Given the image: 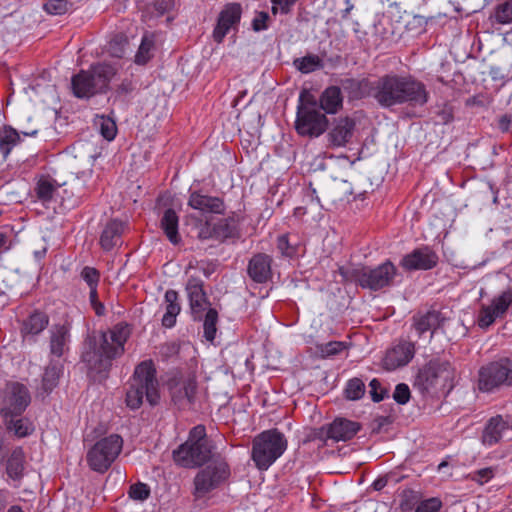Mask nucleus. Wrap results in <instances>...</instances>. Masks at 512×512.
<instances>
[{
  "label": "nucleus",
  "mask_w": 512,
  "mask_h": 512,
  "mask_svg": "<svg viewBox=\"0 0 512 512\" xmlns=\"http://www.w3.org/2000/svg\"><path fill=\"white\" fill-rule=\"evenodd\" d=\"M349 88L355 89L357 98L372 97L379 106L392 108L396 105L424 106L429 100V92L423 82L413 76L385 74L375 80L349 79Z\"/></svg>",
  "instance_id": "f257e3e1"
},
{
  "label": "nucleus",
  "mask_w": 512,
  "mask_h": 512,
  "mask_svg": "<svg viewBox=\"0 0 512 512\" xmlns=\"http://www.w3.org/2000/svg\"><path fill=\"white\" fill-rule=\"evenodd\" d=\"M130 334V326L120 322L108 331L93 332L86 338L81 359L91 377L95 380L106 378L112 361L124 353Z\"/></svg>",
  "instance_id": "f03ea898"
},
{
  "label": "nucleus",
  "mask_w": 512,
  "mask_h": 512,
  "mask_svg": "<svg viewBox=\"0 0 512 512\" xmlns=\"http://www.w3.org/2000/svg\"><path fill=\"white\" fill-rule=\"evenodd\" d=\"M455 368L448 360L432 359L415 377L414 386L422 393L449 392L454 386Z\"/></svg>",
  "instance_id": "7ed1b4c3"
},
{
  "label": "nucleus",
  "mask_w": 512,
  "mask_h": 512,
  "mask_svg": "<svg viewBox=\"0 0 512 512\" xmlns=\"http://www.w3.org/2000/svg\"><path fill=\"white\" fill-rule=\"evenodd\" d=\"M158 386L156 370L152 361L141 362L136 366L130 386L126 392V405L132 410L140 408L143 398L139 389L143 387L147 390V402L151 406L157 405L160 400Z\"/></svg>",
  "instance_id": "20e7f679"
},
{
  "label": "nucleus",
  "mask_w": 512,
  "mask_h": 512,
  "mask_svg": "<svg viewBox=\"0 0 512 512\" xmlns=\"http://www.w3.org/2000/svg\"><path fill=\"white\" fill-rule=\"evenodd\" d=\"M287 449V440L277 429L261 432L252 442L251 458L260 470H267Z\"/></svg>",
  "instance_id": "39448f33"
},
{
  "label": "nucleus",
  "mask_w": 512,
  "mask_h": 512,
  "mask_svg": "<svg viewBox=\"0 0 512 512\" xmlns=\"http://www.w3.org/2000/svg\"><path fill=\"white\" fill-rule=\"evenodd\" d=\"M512 387V359L502 357L482 365L477 372V389L494 394Z\"/></svg>",
  "instance_id": "423d86ee"
},
{
  "label": "nucleus",
  "mask_w": 512,
  "mask_h": 512,
  "mask_svg": "<svg viewBox=\"0 0 512 512\" xmlns=\"http://www.w3.org/2000/svg\"><path fill=\"white\" fill-rule=\"evenodd\" d=\"M123 449V439L118 434L101 438L86 453L88 467L97 473H106Z\"/></svg>",
  "instance_id": "0eeeda50"
},
{
  "label": "nucleus",
  "mask_w": 512,
  "mask_h": 512,
  "mask_svg": "<svg viewBox=\"0 0 512 512\" xmlns=\"http://www.w3.org/2000/svg\"><path fill=\"white\" fill-rule=\"evenodd\" d=\"M230 476V468L225 458L217 455L209 465L199 471L194 479L196 497L200 498L217 488Z\"/></svg>",
  "instance_id": "6e6552de"
},
{
  "label": "nucleus",
  "mask_w": 512,
  "mask_h": 512,
  "mask_svg": "<svg viewBox=\"0 0 512 512\" xmlns=\"http://www.w3.org/2000/svg\"><path fill=\"white\" fill-rule=\"evenodd\" d=\"M397 273L395 265L387 260L386 262L371 268L364 266L355 269L353 272L354 280L362 287L372 291H377L393 284Z\"/></svg>",
  "instance_id": "1a4fd4ad"
},
{
  "label": "nucleus",
  "mask_w": 512,
  "mask_h": 512,
  "mask_svg": "<svg viewBox=\"0 0 512 512\" xmlns=\"http://www.w3.org/2000/svg\"><path fill=\"white\" fill-rule=\"evenodd\" d=\"M31 402L28 388L19 382L6 384L0 399V414L3 419L21 416Z\"/></svg>",
  "instance_id": "9d476101"
},
{
  "label": "nucleus",
  "mask_w": 512,
  "mask_h": 512,
  "mask_svg": "<svg viewBox=\"0 0 512 512\" xmlns=\"http://www.w3.org/2000/svg\"><path fill=\"white\" fill-rule=\"evenodd\" d=\"M168 387L171 401L178 410H190L193 408L198 393V383L195 375L189 374L171 379Z\"/></svg>",
  "instance_id": "9b49d317"
},
{
  "label": "nucleus",
  "mask_w": 512,
  "mask_h": 512,
  "mask_svg": "<svg viewBox=\"0 0 512 512\" xmlns=\"http://www.w3.org/2000/svg\"><path fill=\"white\" fill-rule=\"evenodd\" d=\"M212 449V443L182 444L173 451V458L183 467L201 466L218 455L213 454Z\"/></svg>",
  "instance_id": "f8f14e48"
},
{
  "label": "nucleus",
  "mask_w": 512,
  "mask_h": 512,
  "mask_svg": "<svg viewBox=\"0 0 512 512\" xmlns=\"http://www.w3.org/2000/svg\"><path fill=\"white\" fill-rule=\"evenodd\" d=\"M449 320L442 311L431 308L415 313L412 317V327L419 337L430 332V339H432L439 330L444 333V327Z\"/></svg>",
  "instance_id": "ddd939ff"
},
{
  "label": "nucleus",
  "mask_w": 512,
  "mask_h": 512,
  "mask_svg": "<svg viewBox=\"0 0 512 512\" xmlns=\"http://www.w3.org/2000/svg\"><path fill=\"white\" fill-rule=\"evenodd\" d=\"M328 127V119L325 114L318 111H297L295 129L301 136L319 137Z\"/></svg>",
  "instance_id": "4468645a"
},
{
  "label": "nucleus",
  "mask_w": 512,
  "mask_h": 512,
  "mask_svg": "<svg viewBox=\"0 0 512 512\" xmlns=\"http://www.w3.org/2000/svg\"><path fill=\"white\" fill-rule=\"evenodd\" d=\"M185 290L189 300L192 319L194 321H201L203 313L211 307V303L204 290V282L198 277L191 276L186 283Z\"/></svg>",
  "instance_id": "2eb2a0df"
},
{
  "label": "nucleus",
  "mask_w": 512,
  "mask_h": 512,
  "mask_svg": "<svg viewBox=\"0 0 512 512\" xmlns=\"http://www.w3.org/2000/svg\"><path fill=\"white\" fill-rule=\"evenodd\" d=\"M361 425L358 422L346 418H336L332 423L319 429L318 437L322 440L332 439L336 442L352 439Z\"/></svg>",
  "instance_id": "dca6fc26"
},
{
  "label": "nucleus",
  "mask_w": 512,
  "mask_h": 512,
  "mask_svg": "<svg viewBox=\"0 0 512 512\" xmlns=\"http://www.w3.org/2000/svg\"><path fill=\"white\" fill-rule=\"evenodd\" d=\"M512 304V292L504 291L494 298L491 305L483 306L479 311L477 323L480 328H488L495 319L501 317Z\"/></svg>",
  "instance_id": "f3484780"
},
{
  "label": "nucleus",
  "mask_w": 512,
  "mask_h": 512,
  "mask_svg": "<svg viewBox=\"0 0 512 512\" xmlns=\"http://www.w3.org/2000/svg\"><path fill=\"white\" fill-rule=\"evenodd\" d=\"M356 122L350 117L334 119L327 134L328 142L333 147H344L351 142L355 132Z\"/></svg>",
  "instance_id": "a211bd4d"
},
{
  "label": "nucleus",
  "mask_w": 512,
  "mask_h": 512,
  "mask_svg": "<svg viewBox=\"0 0 512 512\" xmlns=\"http://www.w3.org/2000/svg\"><path fill=\"white\" fill-rule=\"evenodd\" d=\"M438 263L437 254L429 247H422L413 250L405 255L400 265L407 271L413 270H429L434 268Z\"/></svg>",
  "instance_id": "6ab92c4d"
},
{
  "label": "nucleus",
  "mask_w": 512,
  "mask_h": 512,
  "mask_svg": "<svg viewBox=\"0 0 512 512\" xmlns=\"http://www.w3.org/2000/svg\"><path fill=\"white\" fill-rule=\"evenodd\" d=\"M415 354L414 343L402 341L398 345L389 349L383 359V367L392 371L399 367L407 365Z\"/></svg>",
  "instance_id": "aec40b11"
},
{
  "label": "nucleus",
  "mask_w": 512,
  "mask_h": 512,
  "mask_svg": "<svg viewBox=\"0 0 512 512\" xmlns=\"http://www.w3.org/2000/svg\"><path fill=\"white\" fill-rule=\"evenodd\" d=\"M241 13L242 9L239 3L225 6L219 14L217 25L213 31V38L217 43H221L230 28L240 21Z\"/></svg>",
  "instance_id": "412c9836"
},
{
  "label": "nucleus",
  "mask_w": 512,
  "mask_h": 512,
  "mask_svg": "<svg viewBox=\"0 0 512 512\" xmlns=\"http://www.w3.org/2000/svg\"><path fill=\"white\" fill-rule=\"evenodd\" d=\"M188 205L195 210L201 211L203 214H224L226 209L222 198L202 194L198 191H194L190 194Z\"/></svg>",
  "instance_id": "4be33fe9"
},
{
  "label": "nucleus",
  "mask_w": 512,
  "mask_h": 512,
  "mask_svg": "<svg viewBox=\"0 0 512 512\" xmlns=\"http://www.w3.org/2000/svg\"><path fill=\"white\" fill-rule=\"evenodd\" d=\"M272 258L264 253L255 254L248 263V276L256 283H266L272 278Z\"/></svg>",
  "instance_id": "5701e85b"
},
{
  "label": "nucleus",
  "mask_w": 512,
  "mask_h": 512,
  "mask_svg": "<svg viewBox=\"0 0 512 512\" xmlns=\"http://www.w3.org/2000/svg\"><path fill=\"white\" fill-rule=\"evenodd\" d=\"M121 69L119 62L102 61L90 66L89 71L94 77L98 89L102 93H106L111 80L117 75Z\"/></svg>",
  "instance_id": "b1692460"
},
{
  "label": "nucleus",
  "mask_w": 512,
  "mask_h": 512,
  "mask_svg": "<svg viewBox=\"0 0 512 512\" xmlns=\"http://www.w3.org/2000/svg\"><path fill=\"white\" fill-rule=\"evenodd\" d=\"M71 87L77 98H90L96 94H102L89 69L80 70L74 75L71 79Z\"/></svg>",
  "instance_id": "393cba45"
},
{
  "label": "nucleus",
  "mask_w": 512,
  "mask_h": 512,
  "mask_svg": "<svg viewBox=\"0 0 512 512\" xmlns=\"http://www.w3.org/2000/svg\"><path fill=\"white\" fill-rule=\"evenodd\" d=\"M510 430L509 422L501 415L492 417L486 424L482 433V442L492 446L498 443Z\"/></svg>",
  "instance_id": "a878e982"
},
{
  "label": "nucleus",
  "mask_w": 512,
  "mask_h": 512,
  "mask_svg": "<svg viewBox=\"0 0 512 512\" xmlns=\"http://www.w3.org/2000/svg\"><path fill=\"white\" fill-rule=\"evenodd\" d=\"M70 341V328L65 324H57L52 326L50 330V355L60 358L68 350Z\"/></svg>",
  "instance_id": "bb28decb"
},
{
  "label": "nucleus",
  "mask_w": 512,
  "mask_h": 512,
  "mask_svg": "<svg viewBox=\"0 0 512 512\" xmlns=\"http://www.w3.org/2000/svg\"><path fill=\"white\" fill-rule=\"evenodd\" d=\"M124 223L119 220L109 221L100 236V245L105 251H110L121 241Z\"/></svg>",
  "instance_id": "cd10ccee"
},
{
  "label": "nucleus",
  "mask_w": 512,
  "mask_h": 512,
  "mask_svg": "<svg viewBox=\"0 0 512 512\" xmlns=\"http://www.w3.org/2000/svg\"><path fill=\"white\" fill-rule=\"evenodd\" d=\"M239 221V216L235 212H232L228 217L215 222V230H213L214 240L223 242L228 238L235 237Z\"/></svg>",
  "instance_id": "c85d7f7f"
},
{
  "label": "nucleus",
  "mask_w": 512,
  "mask_h": 512,
  "mask_svg": "<svg viewBox=\"0 0 512 512\" xmlns=\"http://www.w3.org/2000/svg\"><path fill=\"white\" fill-rule=\"evenodd\" d=\"M49 323V317L41 311H34L22 323L21 334L23 337L36 336L41 333Z\"/></svg>",
  "instance_id": "c756f323"
},
{
  "label": "nucleus",
  "mask_w": 512,
  "mask_h": 512,
  "mask_svg": "<svg viewBox=\"0 0 512 512\" xmlns=\"http://www.w3.org/2000/svg\"><path fill=\"white\" fill-rule=\"evenodd\" d=\"M166 311L162 317V325L166 328H171L176 324V317L181 311L179 303V294L173 289L165 292L164 296Z\"/></svg>",
  "instance_id": "7c9ffc66"
},
{
  "label": "nucleus",
  "mask_w": 512,
  "mask_h": 512,
  "mask_svg": "<svg viewBox=\"0 0 512 512\" xmlns=\"http://www.w3.org/2000/svg\"><path fill=\"white\" fill-rule=\"evenodd\" d=\"M320 108L328 114H335L342 108L343 97L341 89L337 86L326 88L319 99Z\"/></svg>",
  "instance_id": "2f4dec72"
},
{
  "label": "nucleus",
  "mask_w": 512,
  "mask_h": 512,
  "mask_svg": "<svg viewBox=\"0 0 512 512\" xmlns=\"http://www.w3.org/2000/svg\"><path fill=\"white\" fill-rule=\"evenodd\" d=\"M178 224L179 218L175 210L171 208L166 209L161 218L160 226L163 229L166 237L174 245H177L181 242V237L178 233Z\"/></svg>",
  "instance_id": "473e14b6"
},
{
  "label": "nucleus",
  "mask_w": 512,
  "mask_h": 512,
  "mask_svg": "<svg viewBox=\"0 0 512 512\" xmlns=\"http://www.w3.org/2000/svg\"><path fill=\"white\" fill-rule=\"evenodd\" d=\"M25 470V454L22 450V448L17 447L15 448L6 464V472L9 478H11L14 481H19L22 479L24 475Z\"/></svg>",
  "instance_id": "72a5a7b5"
},
{
  "label": "nucleus",
  "mask_w": 512,
  "mask_h": 512,
  "mask_svg": "<svg viewBox=\"0 0 512 512\" xmlns=\"http://www.w3.org/2000/svg\"><path fill=\"white\" fill-rule=\"evenodd\" d=\"M321 208L322 205L316 193V189L310 184L309 187L304 190L303 205L296 207L294 214L298 217H302L309 212H319Z\"/></svg>",
  "instance_id": "f704fd0d"
},
{
  "label": "nucleus",
  "mask_w": 512,
  "mask_h": 512,
  "mask_svg": "<svg viewBox=\"0 0 512 512\" xmlns=\"http://www.w3.org/2000/svg\"><path fill=\"white\" fill-rule=\"evenodd\" d=\"M62 372L63 366L58 361L51 359L42 377V390L45 393H50L58 385Z\"/></svg>",
  "instance_id": "c9c22d12"
},
{
  "label": "nucleus",
  "mask_w": 512,
  "mask_h": 512,
  "mask_svg": "<svg viewBox=\"0 0 512 512\" xmlns=\"http://www.w3.org/2000/svg\"><path fill=\"white\" fill-rule=\"evenodd\" d=\"M352 194L350 184L346 180L337 181L325 187L323 197L331 202L343 201L347 196Z\"/></svg>",
  "instance_id": "e433bc0d"
},
{
  "label": "nucleus",
  "mask_w": 512,
  "mask_h": 512,
  "mask_svg": "<svg viewBox=\"0 0 512 512\" xmlns=\"http://www.w3.org/2000/svg\"><path fill=\"white\" fill-rule=\"evenodd\" d=\"M155 47V38L152 33H145L142 37L140 46L135 55L134 62L137 65H145L153 57V50Z\"/></svg>",
  "instance_id": "4c0bfd02"
},
{
  "label": "nucleus",
  "mask_w": 512,
  "mask_h": 512,
  "mask_svg": "<svg viewBox=\"0 0 512 512\" xmlns=\"http://www.w3.org/2000/svg\"><path fill=\"white\" fill-rule=\"evenodd\" d=\"M186 224H193L196 230V237L200 240H209L214 239V231L215 226L211 220L203 221L200 218L195 217L194 215H188L186 217Z\"/></svg>",
  "instance_id": "58836bf2"
},
{
  "label": "nucleus",
  "mask_w": 512,
  "mask_h": 512,
  "mask_svg": "<svg viewBox=\"0 0 512 512\" xmlns=\"http://www.w3.org/2000/svg\"><path fill=\"white\" fill-rule=\"evenodd\" d=\"M7 430L13 432L18 437H25L32 433L33 425L27 419L21 416H11L8 419H4Z\"/></svg>",
  "instance_id": "ea45409f"
},
{
  "label": "nucleus",
  "mask_w": 512,
  "mask_h": 512,
  "mask_svg": "<svg viewBox=\"0 0 512 512\" xmlns=\"http://www.w3.org/2000/svg\"><path fill=\"white\" fill-rule=\"evenodd\" d=\"M128 37L123 33L115 34L106 45V52L114 58L121 59L128 48Z\"/></svg>",
  "instance_id": "a19ab883"
},
{
  "label": "nucleus",
  "mask_w": 512,
  "mask_h": 512,
  "mask_svg": "<svg viewBox=\"0 0 512 512\" xmlns=\"http://www.w3.org/2000/svg\"><path fill=\"white\" fill-rule=\"evenodd\" d=\"M203 333L207 341L213 342L217 332L218 312L215 308L209 307L208 310L203 313Z\"/></svg>",
  "instance_id": "79ce46f5"
},
{
  "label": "nucleus",
  "mask_w": 512,
  "mask_h": 512,
  "mask_svg": "<svg viewBox=\"0 0 512 512\" xmlns=\"http://www.w3.org/2000/svg\"><path fill=\"white\" fill-rule=\"evenodd\" d=\"M293 64L297 70L304 74H308L323 68L322 59L315 54H308L304 57L296 58Z\"/></svg>",
  "instance_id": "37998d69"
},
{
  "label": "nucleus",
  "mask_w": 512,
  "mask_h": 512,
  "mask_svg": "<svg viewBox=\"0 0 512 512\" xmlns=\"http://www.w3.org/2000/svg\"><path fill=\"white\" fill-rule=\"evenodd\" d=\"M19 140V134L15 129L12 127H4L0 132V151L4 157H7Z\"/></svg>",
  "instance_id": "c03bdc74"
},
{
  "label": "nucleus",
  "mask_w": 512,
  "mask_h": 512,
  "mask_svg": "<svg viewBox=\"0 0 512 512\" xmlns=\"http://www.w3.org/2000/svg\"><path fill=\"white\" fill-rule=\"evenodd\" d=\"M56 191V186L54 184V180L41 177L35 187V193L37 198L42 202H48L53 198V195Z\"/></svg>",
  "instance_id": "a18cd8bd"
},
{
  "label": "nucleus",
  "mask_w": 512,
  "mask_h": 512,
  "mask_svg": "<svg viewBox=\"0 0 512 512\" xmlns=\"http://www.w3.org/2000/svg\"><path fill=\"white\" fill-rule=\"evenodd\" d=\"M365 393V384L360 378H352L347 382L345 396L349 400H359Z\"/></svg>",
  "instance_id": "49530a36"
},
{
  "label": "nucleus",
  "mask_w": 512,
  "mask_h": 512,
  "mask_svg": "<svg viewBox=\"0 0 512 512\" xmlns=\"http://www.w3.org/2000/svg\"><path fill=\"white\" fill-rule=\"evenodd\" d=\"M73 3L69 0H48L44 3L43 9L51 15H63L70 8H72Z\"/></svg>",
  "instance_id": "de8ad7c7"
},
{
  "label": "nucleus",
  "mask_w": 512,
  "mask_h": 512,
  "mask_svg": "<svg viewBox=\"0 0 512 512\" xmlns=\"http://www.w3.org/2000/svg\"><path fill=\"white\" fill-rule=\"evenodd\" d=\"M494 18L499 24L512 23V0L497 5L494 11Z\"/></svg>",
  "instance_id": "09e8293b"
},
{
  "label": "nucleus",
  "mask_w": 512,
  "mask_h": 512,
  "mask_svg": "<svg viewBox=\"0 0 512 512\" xmlns=\"http://www.w3.org/2000/svg\"><path fill=\"white\" fill-rule=\"evenodd\" d=\"M97 125L99 126V131L101 135L108 141H111L115 138L117 133V126L114 120L109 117L101 116Z\"/></svg>",
  "instance_id": "8fccbe9b"
},
{
  "label": "nucleus",
  "mask_w": 512,
  "mask_h": 512,
  "mask_svg": "<svg viewBox=\"0 0 512 512\" xmlns=\"http://www.w3.org/2000/svg\"><path fill=\"white\" fill-rule=\"evenodd\" d=\"M436 114V125H446L453 121L454 119V110L453 107L449 104H443L442 106H438L435 111Z\"/></svg>",
  "instance_id": "3c124183"
},
{
  "label": "nucleus",
  "mask_w": 512,
  "mask_h": 512,
  "mask_svg": "<svg viewBox=\"0 0 512 512\" xmlns=\"http://www.w3.org/2000/svg\"><path fill=\"white\" fill-rule=\"evenodd\" d=\"M346 343L342 341H330L319 345V351L323 357L334 356L346 349Z\"/></svg>",
  "instance_id": "603ef678"
},
{
  "label": "nucleus",
  "mask_w": 512,
  "mask_h": 512,
  "mask_svg": "<svg viewBox=\"0 0 512 512\" xmlns=\"http://www.w3.org/2000/svg\"><path fill=\"white\" fill-rule=\"evenodd\" d=\"M212 443L207 438L206 428L204 425H197L193 427L190 432L187 441L184 444H198V443Z\"/></svg>",
  "instance_id": "864d4df0"
},
{
  "label": "nucleus",
  "mask_w": 512,
  "mask_h": 512,
  "mask_svg": "<svg viewBox=\"0 0 512 512\" xmlns=\"http://www.w3.org/2000/svg\"><path fill=\"white\" fill-rule=\"evenodd\" d=\"M80 277L87 283L89 288H97L100 272L94 267L85 266L80 273Z\"/></svg>",
  "instance_id": "5fc2aeb1"
},
{
  "label": "nucleus",
  "mask_w": 512,
  "mask_h": 512,
  "mask_svg": "<svg viewBox=\"0 0 512 512\" xmlns=\"http://www.w3.org/2000/svg\"><path fill=\"white\" fill-rule=\"evenodd\" d=\"M300 104L298 105L297 111L300 110H311V111H318V101L316 98L311 95L308 91L304 90L300 94L299 98Z\"/></svg>",
  "instance_id": "6e6d98bb"
},
{
  "label": "nucleus",
  "mask_w": 512,
  "mask_h": 512,
  "mask_svg": "<svg viewBox=\"0 0 512 512\" xmlns=\"http://www.w3.org/2000/svg\"><path fill=\"white\" fill-rule=\"evenodd\" d=\"M128 494L134 500L144 501L149 497L150 489L147 484L139 482L130 486Z\"/></svg>",
  "instance_id": "4d7b16f0"
},
{
  "label": "nucleus",
  "mask_w": 512,
  "mask_h": 512,
  "mask_svg": "<svg viewBox=\"0 0 512 512\" xmlns=\"http://www.w3.org/2000/svg\"><path fill=\"white\" fill-rule=\"evenodd\" d=\"M411 397L410 389L407 384L399 383L396 385L393 399L400 405L406 404Z\"/></svg>",
  "instance_id": "13d9d810"
},
{
  "label": "nucleus",
  "mask_w": 512,
  "mask_h": 512,
  "mask_svg": "<svg viewBox=\"0 0 512 512\" xmlns=\"http://www.w3.org/2000/svg\"><path fill=\"white\" fill-rule=\"evenodd\" d=\"M442 502L439 498L433 497L422 501L414 512H439Z\"/></svg>",
  "instance_id": "bf43d9fd"
},
{
  "label": "nucleus",
  "mask_w": 512,
  "mask_h": 512,
  "mask_svg": "<svg viewBox=\"0 0 512 512\" xmlns=\"http://www.w3.org/2000/svg\"><path fill=\"white\" fill-rule=\"evenodd\" d=\"M271 12L276 15L278 12L281 14H288L297 0H271Z\"/></svg>",
  "instance_id": "052dcab7"
},
{
  "label": "nucleus",
  "mask_w": 512,
  "mask_h": 512,
  "mask_svg": "<svg viewBox=\"0 0 512 512\" xmlns=\"http://www.w3.org/2000/svg\"><path fill=\"white\" fill-rule=\"evenodd\" d=\"M495 470L492 467L479 469L471 474V479L481 485L494 477Z\"/></svg>",
  "instance_id": "680f3d73"
},
{
  "label": "nucleus",
  "mask_w": 512,
  "mask_h": 512,
  "mask_svg": "<svg viewBox=\"0 0 512 512\" xmlns=\"http://www.w3.org/2000/svg\"><path fill=\"white\" fill-rule=\"evenodd\" d=\"M369 386L370 395L374 402L382 401L388 394L387 389L382 388L380 382L377 379L371 380Z\"/></svg>",
  "instance_id": "e2e57ef3"
},
{
  "label": "nucleus",
  "mask_w": 512,
  "mask_h": 512,
  "mask_svg": "<svg viewBox=\"0 0 512 512\" xmlns=\"http://www.w3.org/2000/svg\"><path fill=\"white\" fill-rule=\"evenodd\" d=\"M270 20V16L265 11H260L256 13V16L252 20V29L255 32H260L266 30L268 28V21Z\"/></svg>",
  "instance_id": "0e129e2a"
},
{
  "label": "nucleus",
  "mask_w": 512,
  "mask_h": 512,
  "mask_svg": "<svg viewBox=\"0 0 512 512\" xmlns=\"http://www.w3.org/2000/svg\"><path fill=\"white\" fill-rule=\"evenodd\" d=\"M277 247L283 255H286L289 257L293 256L296 252L295 247L290 245L289 239L286 235H282V236L278 237Z\"/></svg>",
  "instance_id": "69168bd1"
},
{
  "label": "nucleus",
  "mask_w": 512,
  "mask_h": 512,
  "mask_svg": "<svg viewBox=\"0 0 512 512\" xmlns=\"http://www.w3.org/2000/svg\"><path fill=\"white\" fill-rule=\"evenodd\" d=\"M391 419L389 417H378L373 422L372 432L373 433H380L382 431V428L386 425L391 424Z\"/></svg>",
  "instance_id": "338daca9"
},
{
  "label": "nucleus",
  "mask_w": 512,
  "mask_h": 512,
  "mask_svg": "<svg viewBox=\"0 0 512 512\" xmlns=\"http://www.w3.org/2000/svg\"><path fill=\"white\" fill-rule=\"evenodd\" d=\"M134 90V86L132 82L128 79H125L121 82L120 85L117 87V93L119 95H127L131 93Z\"/></svg>",
  "instance_id": "774afa93"
}]
</instances>
